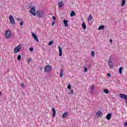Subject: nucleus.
<instances>
[{
	"label": "nucleus",
	"mask_w": 127,
	"mask_h": 127,
	"mask_svg": "<svg viewBox=\"0 0 127 127\" xmlns=\"http://www.w3.org/2000/svg\"><path fill=\"white\" fill-rule=\"evenodd\" d=\"M35 7H32L30 10L29 11L30 13H31L33 16H35V15H37L38 17L41 18L43 16V12L42 11L38 10L36 11V13H35Z\"/></svg>",
	"instance_id": "nucleus-1"
},
{
	"label": "nucleus",
	"mask_w": 127,
	"mask_h": 127,
	"mask_svg": "<svg viewBox=\"0 0 127 127\" xmlns=\"http://www.w3.org/2000/svg\"><path fill=\"white\" fill-rule=\"evenodd\" d=\"M10 36H11V33L10 32V30H7L5 33V38L8 39L9 37H10Z\"/></svg>",
	"instance_id": "nucleus-2"
},
{
	"label": "nucleus",
	"mask_w": 127,
	"mask_h": 127,
	"mask_svg": "<svg viewBox=\"0 0 127 127\" xmlns=\"http://www.w3.org/2000/svg\"><path fill=\"white\" fill-rule=\"evenodd\" d=\"M52 69V66H51V65H47L45 67L44 71L45 72H50Z\"/></svg>",
	"instance_id": "nucleus-3"
},
{
	"label": "nucleus",
	"mask_w": 127,
	"mask_h": 127,
	"mask_svg": "<svg viewBox=\"0 0 127 127\" xmlns=\"http://www.w3.org/2000/svg\"><path fill=\"white\" fill-rule=\"evenodd\" d=\"M20 49H21V46L20 45H18L14 49V53H17L19 52Z\"/></svg>",
	"instance_id": "nucleus-4"
},
{
	"label": "nucleus",
	"mask_w": 127,
	"mask_h": 127,
	"mask_svg": "<svg viewBox=\"0 0 127 127\" xmlns=\"http://www.w3.org/2000/svg\"><path fill=\"white\" fill-rule=\"evenodd\" d=\"M9 19L11 24H14L15 23V21H14V18H13V17L11 15L9 16Z\"/></svg>",
	"instance_id": "nucleus-5"
},
{
	"label": "nucleus",
	"mask_w": 127,
	"mask_h": 127,
	"mask_svg": "<svg viewBox=\"0 0 127 127\" xmlns=\"http://www.w3.org/2000/svg\"><path fill=\"white\" fill-rule=\"evenodd\" d=\"M32 36H33V38L37 41V42H39V40H38V38L37 37V35H35L34 33H32Z\"/></svg>",
	"instance_id": "nucleus-6"
},
{
	"label": "nucleus",
	"mask_w": 127,
	"mask_h": 127,
	"mask_svg": "<svg viewBox=\"0 0 127 127\" xmlns=\"http://www.w3.org/2000/svg\"><path fill=\"white\" fill-rule=\"evenodd\" d=\"M96 116L97 118H101L103 116V113L101 111H98L96 113Z\"/></svg>",
	"instance_id": "nucleus-7"
},
{
	"label": "nucleus",
	"mask_w": 127,
	"mask_h": 127,
	"mask_svg": "<svg viewBox=\"0 0 127 127\" xmlns=\"http://www.w3.org/2000/svg\"><path fill=\"white\" fill-rule=\"evenodd\" d=\"M120 97L122 98V99H124V100H127V95L124 94H120Z\"/></svg>",
	"instance_id": "nucleus-8"
},
{
	"label": "nucleus",
	"mask_w": 127,
	"mask_h": 127,
	"mask_svg": "<svg viewBox=\"0 0 127 127\" xmlns=\"http://www.w3.org/2000/svg\"><path fill=\"white\" fill-rule=\"evenodd\" d=\"M52 111L53 113V118H55V116H56V110H55V108H53Z\"/></svg>",
	"instance_id": "nucleus-9"
},
{
	"label": "nucleus",
	"mask_w": 127,
	"mask_h": 127,
	"mask_svg": "<svg viewBox=\"0 0 127 127\" xmlns=\"http://www.w3.org/2000/svg\"><path fill=\"white\" fill-rule=\"evenodd\" d=\"M112 118V114L109 113L106 116V119L107 120H111V118Z\"/></svg>",
	"instance_id": "nucleus-10"
},
{
	"label": "nucleus",
	"mask_w": 127,
	"mask_h": 127,
	"mask_svg": "<svg viewBox=\"0 0 127 127\" xmlns=\"http://www.w3.org/2000/svg\"><path fill=\"white\" fill-rule=\"evenodd\" d=\"M59 56L61 57L62 56V48L60 47V46H59Z\"/></svg>",
	"instance_id": "nucleus-11"
},
{
	"label": "nucleus",
	"mask_w": 127,
	"mask_h": 127,
	"mask_svg": "<svg viewBox=\"0 0 127 127\" xmlns=\"http://www.w3.org/2000/svg\"><path fill=\"white\" fill-rule=\"evenodd\" d=\"M63 22H64V26H66V27H68V20H64Z\"/></svg>",
	"instance_id": "nucleus-12"
},
{
	"label": "nucleus",
	"mask_w": 127,
	"mask_h": 127,
	"mask_svg": "<svg viewBox=\"0 0 127 127\" xmlns=\"http://www.w3.org/2000/svg\"><path fill=\"white\" fill-rule=\"evenodd\" d=\"M63 72H64V70L61 69L60 74V77H61V78H62L63 77V74H64Z\"/></svg>",
	"instance_id": "nucleus-13"
},
{
	"label": "nucleus",
	"mask_w": 127,
	"mask_h": 127,
	"mask_svg": "<svg viewBox=\"0 0 127 127\" xmlns=\"http://www.w3.org/2000/svg\"><path fill=\"white\" fill-rule=\"evenodd\" d=\"M105 28V25H102L99 26L98 28V30H102V29H104Z\"/></svg>",
	"instance_id": "nucleus-14"
},
{
	"label": "nucleus",
	"mask_w": 127,
	"mask_h": 127,
	"mask_svg": "<svg viewBox=\"0 0 127 127\" xmlns=\"http://www.w3.org/2000/svg\"><path fill=\"white\" fill-rule=\"evenodd\" d=\"M67 116H68V113H64L62 115V117L63 118V119L66 118V117H67Z\"/></svg>",
	"instance_id": "nucleus-15"
},
{
	"label": "nucleus",
	"mask_w": 127,
	"mask_h": 127,
	"mask_svg": "<svg viewBox=\"0 0 127 127\" xmlns=\"http://www.w3.org/2000/svg\"><path fill=\"white\" fill-rule=\"evenodd\" d=\"M126 4V0H122V3H121V5L122 6H124Z\"/></svg>",
	"instance_id": "nucleus-16"
},
{
	"label": "nucleus",
	"mask_w": 127,
	"mask_h": 127,
	"mask_svg": "<svg viewBox=\"0 0 127 127\" xmlns=\"http://www.w3.org/2000/svg\"><path fill=\"white\" fill-rule=\"evenodd\" d=\"M75 14H76L75 12L74 11H71L70 15L72 17V16H74V15H75Z\"/></svg>",
	"instance_id": "nucleus-17"
},
{
	"label": "nucleus",
	"mask_w": 127,
	"mask_h": 127,
	"mask_svg": "<svg viewBox=\"0 0 127 127\" xmlns=\"http://www.w3.org/2000/svg\"><path fill=\"white\" fill-rule=\"evenodd\" d=\"M82 26L84 30L86 29V24L85 23V22L82 23Z\"/></svg>",
	"instance_id": "nucleus-18"
},
{
	"label": "nucleus",
	"mask_w": 127,
	"mask_h": 127,
	"mask_svg": "<svg viewBox=\"0 0 127 127\" xmlns=\"http://www.w3.org/2000/svg\"><path fill=\"white\" fill-rule=\"evenodd\" d=\"M17 60L18 61H20V60H21V55H18Z\"/></svg>",
	"instance_id": "nucleus-19"
},
{
	"label": "nucleus",
	"mask_w": 127,
	"mask_h": 127,
	"mask_svg": "<svg viewBox=\"0 0 127 127\" xmlns=\"http://www.w3.org/2000/svg\"><path fill=\"white\" fill-rule=\"evenodd\" d=\"M103 92L105 93V94H109V90L107 89H105L103 90Z\"/></svg>",
	"instance_id": "nucleus-20"
},
{
	"label": "nucleus",
	"mask_w": 127,
	"mask_h": 127,
	"mask_svg": "<svg viewBox=\"0 0 127 127\" xmlns=\"http://www.w3.org/2000/svg\"><path fill=\"white\" fill-rule=\"evenodd\" d=\"M54 42L53 41H51L49 43V44H48V45H49V46H51V45H52V44H53V43H54Z\"/></svg>",
	"instance_id": "nucleus-21"
},
{
	"label": "nucleus",
	"mask_w": 127,
	"mask_h": 127,
	"mask_svg": "<svg viewBox=\"0 0 127 127\" xmlns=\"http://www.w3.org/2000/svg\"><path fill=\"white\" fill-rule=\"evenodd\" d=\"M119 73L120 74H122L123 73V67H121L119 68Z\"/></svg>",
	"instance_id": "nucleus-22"
},
{
	"label": "nucleus",
	"mask_w": 127,
	"mask_h": 127,
	"mask_svg": "<svg viewBox=\"0 0 127 127\" xmlns=\"http://www.w3.org/2000/svg\"><path fill=\"white\" fill-rule=\"evenodd\" d=\"M63 5V3H62V2L59 3V7H60V8L62 7Z\"/></svg>",
	"instance_id": "nucleus-23"
},
{
	"label": "nucleus",
	"mask_w": 127,
	"mask_h": 127,
	"mask_svg": "<svg viewBox=\"0 0 127 127\" xmlns=\"http://www.w3.org/2000/svg\"><path fill=\"white\" fill-rule=\"evenodd\" d=\"M91 56L92 57H95V52L91 51Z\"/></svg>",
	"instance_id": "nucleus-24"
},
{
	"label": "nucleus",
	"mask_w": 127,
	"mask_h": 127,
	"mask_svg": "<svg viewBox=\"0 0 127 127\" xmlns=\"http://www.w3.org/2000/svg\"><path fill=\"white\" fill-rule=\"evenodd\" d=\"M33 50H34V48H33V47H31V48H29V51L31 52H32L33 51Z\"/></svg>",
	"instance_id": "nucleus-25"
},
{
	"label": "nucleus",
	"mask_w": 127,
	"mask_h": 127,
	"mask_svg": "<svg viewBox=\"0 0 127 127\" xmlns=\"http://www.w3.org/2000/svg\"><path fill=\"white\" fill-rule=\"evenodd\" d=\"M88 20L90 21L92 19V15H90L88 18Z\"/></svg>",
	"instance_id": "nucleus-26"
},
{
	"label": "nucleus",
	"mask_w": 127,
	"mask_h": 127,
	"mask_svg": "<svg viewBox=\"0 0 127 127\" xmlns=\"http://www.w3.org/2000/svg\"><path fill=\"white\" fill-rule=\"evenodd\" d=\"M84 72H88V68H87L86 67H84Z\"/></svg>",
	"instance_id": "nucleus-27"
},
{
	"label": "nucleus",
	"mask_w": 127,
	"mask_h": 127,
	"mask_svg": "<svg viewBox=\"0 0 127 127\" xmlns=\"http://www.w3.org/2000/svg\"><path fill=\"white\" fill-rule=\"evenodd\" d=\"M67 89H68V90H71V85L69 84L67 86Z\"/></svg>",
	"instance_id": "nucleus-28"
},
{
	"label": "nucleus",
	"mask_w": 127,
	"mask_h": 127,
	"mask_svg": "<svg viewBox=\"0 0 127 127\" xmlns=\"http://www.w3.org/2000/svg\"><path fill=\"white\" fill-rule=\"evenodd\" d=\"M24 86H25L24 83L21 84V87H22V88H24Z\"/></svg>",
	"instance_id": "nucleus-29"
},
{
	"label": "nucleus",
	"mask_w": 127,
	"mask_h": 127,
	"mask_svg": "<svg viewBox=\"0 0 127 127\" xmlns=\"http://www.w3.org/2000/svg\"><path fill=\"white\" fill-rule=\"evenodd\" d=\"M109 67H113V63H111L110 64H109Z\"/></svg>",
	"instance_id": "nucleus-30"
},
{
	"label": "nucleus",
	"mask_w": 127,
	"mask_h": 127,
	"mask_svg": "<svg viewBox=\"0 0 127 127\" xmlns=\"http://www.w3.org/2000/svg\"><path fill=\"white\" fill-rule=\"evenodd\" d=\"M53 19L54 20V21H55V20H56V17H55V16H53Z\"/></svg>",
	"instance_id": "nucleus-31"
},
{
	"label": "nucleus",
	"mask_w": 127,
	"mask_h": 127,
	"mask_svg": "<svg viewBox=\"0 0 127 127\" xmlns=\"http://www.w3.org/2000/svg\"><path fill=\"white\" fill-rule=\"evenodd\" d=\"M20 25H21V26H22V25H23V21L20 22Z\"/></svg>",
	"instance_id": "nucleus-32"
},
{
	"label": "nucleus",
	"mask_w": 127,
	"mask_h": 127,
	"mask_svg": "<svg viewBox=\"0 0 127 127\" xmlns=\"http://www.w3.org/2000/svg\"><path fill=\"white\" fill-rule=\"evenodd\" d=\"M70 94H71V95H73V94H74V91H73V90H71L70 91Z\"/></svg>",
	"instance_id": "nucleus-33"
},
{
	"label": "nucleus",
	"mask_w": 127,
	"mask_h": 127,
	"mask_svg": "<svg viewBox=\"0 0 127 127\" xmlns=\"http://www.w3.org/2000/svg\"><path fill=\"white\" fill-rule=\"evenodd\" d=\"M95 88V86H94V85H92L91 86V91H93V90H94V88Z\"/></svg>",
	"instance_id": "nucleus-34"
},
{
	"label": "nucleus",
	"mask_w": 127,
	"mask_h": 127,
	"mask_svg": "<svg viewBox=\"0 0 127 127\" xmlns=\"http://www.w3.org/2000/svg\"><path fill=\"white\" fill-rule=\"evenodd\" d=\"M55 24V21H53V22L52 23V25L53 26Z\"/></svg>",
	"instance_id": "nucleus-35"
},
{
	"label": "nucleus",
	"mask_w": 127,
	"mask_h": 127,
	"mask_svg": "<svg viewBox=\"0 0 127 127\" xmlns=\"http://www.w3.org/2000/svg\"><path fill=\"white\" fill-rule=\"evenodd\" d=\"M31 59H29L28 60V61H27V62H28V63H29V62H30L31 61Z\"/></svg>",
	"instance_id": "nucleus-36"
},
{
	"label": "nucleus",
	"mask_w": 127,
	"mask_h": 127,
	"mask_svg": "<svg viewBox=\"0 0 127 127\" xmlns=\"http://www.w3.org/2000/svg\"><path fill=\"white\" fill-rule=\"evenodd\" d=\"M107 76H108V77H111V74H110V73H108V74H107Z\"/></svg>",
	"instance_id": "nucleus-37"
},
{
	"label": "nucleus",
	"mask_w": 127,
	"mask_h": 127,
	"mask_svg": "<svg viewBox=\"0 0 127 127\" xmlns=\"http://www.w3.org/2000/svg\"><path fill=\"white\" fill-rule=\"evenodd\" d=\"M110 43H113V40L110 39Z\"/></svg>",
	"instance_id": "nucleus-38"
},
{
	"label": "nucleus",
	"mask_w": 127,
	"mask_h": 127,
	"mask_svg": "<svg viewBox=\"0 0 127 127\" xmlns=\"http://www.w3.org/2000/svg\"><path fill=\"white\" fill-rule=\"evenodd\" d=\"M125 127H127V122H126L125 123Z\"/></svg>",
	"instance_id": "nucleus-39"
},
{
	"label": "nucleus",
	"mask_w": 127,
	"mask_h": 127,
	"mask_svg": "<svg viewBox=\"0 0 127 127\" xmlns=\"http://www.w3.org/2000/svg\"><path fill=\"white\" fill-rule=\"evenodd\" d=\"M17 21H19V20H20V19L19 18H17Z\"/></svg>",
	"instance_id": "nucleus-40"
},
{
	"label": "nucleus",
	"mask_w": 127,
	"mask_h": 127,
	"mask_svg": "<svg viewBox=\"0 0 127 127\" xmlns=\"http://www.w3.org/2000/svg\"><path fill=\"white\" fill-rule=\"evenodd\" d=\"M109 64H110V63H112V62H111V60H109Z\"/></svg>",
	"instance_id": "nucleus-41"
},
{
	"label": "nucleus",
	"mask_w": 127,
	"mask_h": 127,
	"mask_svg": "<svg viewBox=\"0 0 127 127\" xmlns=\"http://www.w3.org/2000/svg\"><path fill=\"white\" fill-rule=\"evenodd\" d=\"M43 69V67H41V68H40V70H42Z\"/></svg>",
	"instance_id": "nucleus-42"
},
{
	"label": "nucleus",
	"mask_w": 127,
	"mask_h": 127,
	"mask_svg": "<svg viewBox=\"0 0 127 127\" xmlns=\"http://www.w3.org/2000/svg\"><path fill=\"white\" fill-rule=\"evenodd\" d=\"M0 95L1 96V92L0 91Z\"/></svg>",
	"instance_id": "nucleus-43"
},
{
	"label": "nucleus",
	"mask_w": 127,
	"mask_h": 127,
	"mask_svg": "<svg viewBox=\"0 0 127 127\" xmlns=\"http://www.w3.org/2000/svg\"><path fill=\"white\" fill-rule=\"evenodd\" d=\"M30 7H31V5L30 6Z\"/></svg>",
	"instance_id": "nucleus-44"
}]
</instances>
